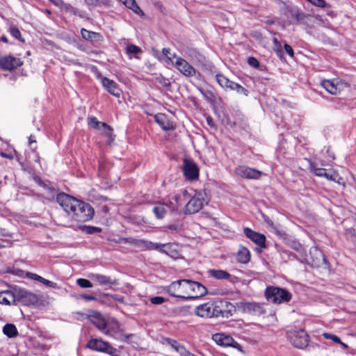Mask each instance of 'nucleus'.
<instances>
[{
    "label": "nucleus",
    "mask_w": 356,
    "mask_h": 356,
    "mask_svg": "<svg viewBox=\"0 0 356 356\" xmlns=\"http://www.w3.org/2000/svg\"><path fill=\"white\" fill-rule=\"evenodd\" d=\"M120 242L124 243H129L132 245L135 248H145L150 250V245L149 243H153V242L145 241L143 239H137L132 237H124L120 238Z\"/></svg>",
    "instance_id": "obj_21"
},
{
    "label": "nucleus",
    "mask_w": 356,
    "mask_h": 356,
    "mask_svg": "<svg viewBox=\"0 0 356 356\" xmlns=\"http://www.w3.org/2000/svg\"><path fill=\"white\" fill-rule=\"evenodd\" d=\"M323 336L326 339H331L336 343H341L340 338L338 337L337 335L325 332L323 334Z\"/></svg>",
    "instance_id": "obj_46"
},
{
    "label": "nucleus",
    "mask_w": 356,
    "mask_h": 356,
    "mask_svg": "<svg viewBox=\"0 0 356 356\" xmlns=\"http://www.w3.org/2000/svg\"><path fill=\"white\" fill-rule=\"evenodd\" d=\"M190 196H191L190 195ZM186 201L187 203L184 207L185 213H195L202 209L205 200L201 193L195 194L193 197H190Z\"/></svg>",
    "instance_id": "obj_8"
},
{
    "label": "nucleus",
    "mask_w": 356,
    "mask_h": 356,
    "mask_svg": "<svg viewBox=\"0 0 356 356\" xmlns=\"http://www.w3.org/2000/svg\"><path fill=\"white\" fill-rule=\"evenodd\" d=\"M222 303H218V300L201 304L195 307V314L202 318H212L220 316Z\"/></svg>",
    "instance_id": "obj_3"
},
{
    "label": "nucleus",
    "mask_w": 356,
    "mask_h": 356,
    "mask_svg": "<svg viewBox=\"0 0 356 356\" xmlns=\"http://www.w3.org/2000/svg\"><path fill=\"white\" fill-rule=\"evenodd\" d=\"M156 81L163 87L168 89L170 87L171 83L170 80L162 75L159 76L156 79Z\"/></svg>",
    "instance_id": "obj_41"
},
{
    "label": "nucleus",
    "mask_w": 356,
    "mask_h": 356,
    "mask_svg": "<svg viewBox=\"0 0 356 356\" xmlns=\"http://www.w3.org/2000/svg\"><path fill=\"white\" fill-rule=\"evenodd\" d=\"M22 65L19 58L12 56H6L0 58V67L6 70H12Z\"/></svg>",
    "instance_id": "obj_19"
},
{
    "label": "nucleus",
    "mask_w": 356,
    "mask_h": 356,
    "mask_svg": "<svg viewBox=\"0 0 356 356\" xmlns=\"http://www.w3.org/2000/svg\"><path fill=\"white\" fill-rule=\"evenodd\" d=\"M83 298H84L85 300H95V297L93 296L92 295H87V294H84L82 296Z\"/></svg>",
    "instance_id": "obj_60"
},
{
    "label": "nucleus",
    "mask_w": 356,
    "mask_h": 356,
    "mask_svg": "<svg viewBox=\"0 0 356 356\" xmlns=\"http://www.w3.org/2000/svg\"><path fill=\"white\" fill-rule=\"evenodd\" d=\"M8 242L0 239V248H3L8 246Z\"/></svg>",
    "instance_id": "obj_61"
},
{
    "label": "nucleus",
    "mask_w": 356,
    "mask_h": 356,
    "mask_svg": "<svg viewBox=\"0 0 356 356\" xmlns=\"http://www.w3.org/2000/svg\"><path fill=\"white\" fill-rule=\"evenodd\" d=\"M102 83L110 94L117 97L120 96L122 91L114 81L104 77L102 79Z\"/></svg>",
    "instance_id": "obj_20"
},
{
    "label": "nucleus",
    "mask_w": 356,
    "mask_h": 356,
    "mask_svg": "<svg viewBox=\"0 0 356 356\" xmlns=\"http://www.w3.org/2000/svg\"><path fill=\"white\" fill-rule=\"evenodd\" d=\"M76 283L81 288L83 289L91 288L92 286L91 282L84 278H79L76 280Z\"/></svg>",
    "instance_id": "obj_43"
},
{
    "label": "nucleus",
    "mask_w": 356,
    "mask_h": 356,
    "mask_svg": "<svg viewBox=\"0 0 356 356\" xmlns=\"http://www.w3.org/2000/svg\"><path fill=\"white\" fill-rule=\"evenodd\" d=\"M177 70L184 76L191 77L196 74V70L184 58H176L173 65Z\"/></svg>",
    "instance_id": "obj_14"
},
{
    "label": "nucleus",
    "mask_w": 356,
    "mask_h": 356,
    "mask_svg": "<svg viewBox=\"0 0 356 356\" xmlns=\"http://www.w3.org/2000/svg\"><path fill=\"white\" fill-rule=\"evenodd\" d=\"M275 52L278 58H280L281 60L284 59V46H276V48L275 49Z\"/></svg>",
    "instance_id": "obj_51"
},
{
    "label": "nucleus",
    "mask_w": 356,
    "mask_h": 356,
    "mask_svg": "<svg viewBox=\"0 0 356 356\" xmlns=\"http://www.w3.org/2000/svg\"><path fill=\"white\" fill-rule=\"evenodd\" d=\"M150 302L152 304V305H161L163 304V302H165V300L164 298L163 297H161V296H154V297H152L150 298Z\"/></svg>",
    "instance_id": "obj_47"
},
{
    "label": "nucleus",
    "mask_w": 356,
    "mask_h": 356,
    "mask_svg": "<svg viewBox=\"0 0 356 356\" xmlns=\"http://www.w3.org/2000/svg\"><path fill=\"white\" fill-rule=\"evenodd\" d=\"M44 188L47 190L52 196H54L56 192V189L54 187L46 184V188Z\"/></svg>",
    "instance_id": "obj_59"
},
{
    "label": "nucleus",
    "mask_w": 356,
    "mask_h": 356,
    "mask_svg": "<svg viewBox=\"0 0 356 356\" xmlns=\"http://www.w3.org/2000/svg\"><path fill=\"white\" fill-rule=\"evenodd\" d=\"M247 62L250 66L254 68H258L259 67V62L254 57H248Z\"/></svg>",
    "instance_id": "obj_48"
},
{
    "label": "nucleus",
    "mask_w": 356,
    "mask_h": 356,
    "mask_svg": "<svg viewBox=\"0 0 356 356\" xmlns=\"http://www.w3.org/2000/svg\"><path fill=\"white\" fill-rule=\"evenodd\" d=\"M153 212L157 218L162 219L167 213V209L165 207L164 203H158L153 208Z\"/></svg>",
    "instance_id": "obj_36"
},
{
    "label": "nucleus",
    "mask_w": 356,
    "mask_h": 356,
    "mask_svg": "<svg viewBox=\"0 0 356 356\" xmlns=\"http://www.w3.org/2000/svg\"><path fill=\"white\" fill-rule=\"evenodd\" d=\"M236 174L243 179H259L262 172L255 168H252L245 165H240L235 169Z\"/></svg>",
    "instance_id": "obj_13"
},
{
    "label": "nucleus",
    "mask_w": 356,
    "mask_h": 356,
    "mask_svg": "<svg viewBox=\"0 0 356 356\" xmlns=\"http://www.w3.org/2000/svg\"><path fill=\"white\" fill-rule=\"evenodd\" d=\"M239 308L248 314L260 316L265 314L264 305L256 302H242L239 303Z\"/></svg>",
    "instance_id": "obj_9"
},
{
    "label": "nucleus",
    "mask_w": 356,
    "mask_h": 356,
    "mask_svg": "<svg viewBox=\"0 0 356 356\" xmlns=\"http://www.w3.org/2000/svg\"><path fill=\"white\" fill-rule=\"evenodd\" d=\"M3 332L9 338L15 337L17 335V330L13 324H6L3 327Z\"/></svg>",
    "instance_id": "obj_35"
},
{
    "label": "nucleus",
    "mask_w": 356,
    "mask_h": 356,
    "mask_svg": "<svg viewBox=\"0 0 356 356\" xmlns=\"http://www.w3.org/2000/svg\"><path fill=\"white\" fill-rule=\"evenodd\" d=\"M89 349L107 353L111 356H118V350L113 348L109 343L99 339H92L86 344Z\"/></svg>",
    "instance_id": "obj_6"
},
{
    "label": "nucleus",
    "mask_w": 356,
    "mask_h": 356,
    "mask_svg": "<svg viewBox=\"0 0 356 356\" xmlns=\"http://www.w3.org/2000/svg\"><path fill=\"white\" fill-rule=\"evenodd\" d=\"M155 122L165 131L171 130L174 128L173 124L169 120L167 115L163 113H158L154 115Z\"/></svg>",
    "instance_id": "obj_23"
},
{
    "label": "nucleus",
    "mask_w": 356,
    "mask_h": 356,
    "mask_svg": "<svg viewBox=\"0 0 356 356\" xmlns=\"http://www.w3.org/2000/svg\"><path fill=\"white\" fill-rule=\"evenodd\" d=\"M35 137L33 136V135H31L29 138V144H31L33 143H36V140L34 138Z\"/></svg>",
    "instance_id": "obj_62"
},
{
    "label": "nucleus",
    "mask_w": 356,
    "mask_h": 356,
    "mask_svg": "<svg viewBox=\"0 0 356 356\" xmlns=\"http://www.w3.org/2000/svg\"><path fill=\"white\" fill-rule=\"evenodd\" d=\"M17 286L11 287L10 290L3 291L6 298L9 300V305H17Z\"/></svg>",
    "instance_id": "obj_33"
},
{
    "label": "nucleus",
    "mask_w": 356,
    "mask_h": 356,
    "mask_svg": "<svg viewBox=\"0 0 356 356\" xmlns=\"http://www.w3.org/2000/svg\"><path fill=\"white\" fill-rule=\"evenodd\" d=\"M54 5L58 7L60 9L62 8L64 1L63 0H49Z\"/></svg>",
    "instance_id": "obj_57"
},
{
    "label": "nucleus",
    "mask_w": 356,
    "mask_h": 356,
    "mask_svg": "<svg viewBox=\"0 0 356 356\" xmlns=\"http://www.w3.org/2000/svg\"><path fill=\"white\" fill-rule=\"evenodd\" d=\"M235 258L238 262L243 264H246L250 261L251 254L247 248L244 246H240L238 252L236 254Z\"/></svg>",
    "instance_id": "obj_26"
},
{
    "label": "nucleus",
    "mask_w": 356,
    "mask_h": 356,
    "mask_svg": "<svg viewBox=\"0 0 356 356\" xmlns=\"http://www.w3.org/2000/svg\"><path fill=\"white\" fill-rule=\"evenodd\" d=\"M187 54L192 59H194L199 62H202L205 60V56L200 52L197 51L193 47L188 49V50L187 51Z\"/></svg>",
    "instance_id": "obj_37"
},
{
    "label": "nucleus",
    "mask_w": 356,
    "mask_h": 356,
    "mask_svg": "<svg viewBox=\"0 0 356 356\" xmlns=\"http://www.w3.org/2000/svg\"><path fill=\"white\" fill-rule=\"evenodd\" d=\"M104 128L105 134L111 138L112 135L113 129L105 122H100L95 117H90L88 118V125L95 129H99V125Z\"/></svg>",
    "instance_id": "obj_25"
},
{
    "label": "nucleus",
    "mask_w": 356,
    "mask_h": 356,
    "mask_svg": "<svg viewBox=\"0 0 356 356\" xmlns=\"http://www.w3.org/2000/svg\"><path fill=\"white\" fill-rule=\"evenodd\" d=\"M324 177H325L328 180L336 181L337 179L339 177V175L334 171L329 172H326L325 175H324Z\"/></svg>",
    "instance_id": "obj_50"
},
{
    "label": "nucleus",
    "mask_w": 356,
    "mask_h": 356,
    "mask_svg": "<svg viewBox=\"0 0 356 356\" xmlns=\"http://www.w3.org/2000/svg\"><path fill=\"white\" fill-rule=\"evenodd\" d=\"M167 292L171 296L186 300L184 279L172 282L168 286Z\"/></svg>",
    "instance_id": "obj_12"
},
{
    "label": "nucleus",
    "mask_w": 356,
    "mask_h": 356,
    "mask_svg": "<svg viewBox=\"0 0 356 356\" xmlns=\"http://www.w3.org/2000/svg\"><path fill=\"white\" fill-rule=\"evenodd\" d=\"M92 323L100 330L104 331L106 327L107 323L105 319L99 313L92 312L89 316Z\"/></svg>",
    "instance_id": "obj_27"
},
{
    "label": "nucleus",
    "mask_w": 356,
    "mask_h": 356,
    "mask_svg": "<svg viewBox=\"0 0 356 356\" xmlns=\"http://www.w3.org/2000/svg\"><path fill=\"white\" fill-rule=\"evenodd\" d=\"M184 283L186 300L202 297L207 293V289L198 282L184 279Z\"/></svg>",
    "instance_id": "obj_4"
},
{
    "label": "nucleus",
    "mask_w": 356,
    "mask_h": 356,
    "mask_svg": "<svg viewBox=\"0 0 356 356\" xmlns=\"http://www.w3.org/2000/svg\"><path fill=\"white\" fill-rule=\"evenodd\" d=\"M150 250H159L161 252L165 253L172 258H177L179 255V252L174 249L175 244L167 243L161 244L157 243H149Z\"/></svg>",
    "instance_id": "obj_17"
},
{
    "label": "nucleus",
    "mask_w": 356,
    "mask_h": 356,
    "mask_svg": "<svg viewBox=\"0 0 356 356\" xmlns=\"http://www.w3.org/2000/svg\"><path fill=\"white\" fill-rule=\"evenodd\" d=\"M61 10H65V12L72 13L73 15H77L79 13V11L77 10L76 8H74L70 4L66 3L65 2L63 5Z\"/></svg>",
    "instance_id": "obj_44"
},
{
    "label": "nucleus",
    "mask_w": 356,
    "mask_h": 356,
    "mask_svg": "<svg viewBox=\"0 0 356 356\" xmlns=\"http://www.w3.org/2000/svg\"><path fill=\"white\" fill-rule=\"evenodd\" d=\"M42 283L44 284V285H46L47 286H49V287H51L53 289H59V286H58V284L56 283L51 282L50 280H48L47 279H44V280H43Z\"/></svg>",
    "instance_id": "obj_52"
},
{
    "label": "nucleus",
    "mask_w": 356,
    "mask_h": 356,
    "mask_svg": "<svg viewBox=\"0 0 356 356\" xmlns=\"http://www.w3.org/2000/svg\"><path fill=\"white\" fill-rule=\"evenodd\" d=\"M207 121L208 124H209L210 126H213V120H212V119L211 118H208L207 119Z\"/></svg>",
    "instance_id": "obj_63"
},
{
    "label": "nucleus",
    "mask_w": 356,
    "mask_h": 356,
    "mask_svg": "<svg viewBox=\"0 0 356 356\" xmlns=\"http://www.w3.org/2000/svg\"><path fill=\"white\" fill-rule=\"evenodd\" d=\"M0 304L9 305V300L6 299V295L3 291H0Z\"/></svg>",
    "instance_id": "obj_54"
},
{
    "label": "nucleus",
    "mask_w": 356,
    "mask_h": 356,
    "mask_svg": "<svg viewBox=\"0 0 356 356\" xmlns=\"http://www.w3.org/2000/svg\"><path fill=\"white\" fill-rule=\"evenodd\" d=\"M218 303H222V307L219 309L221 310L220 316L228 318L232 315L235 312V307L232 303L227 300H218Z\"/></svg>",
    "instance_id": "obj_28"
},
{
    "label": "nucleus",
    "mask_w": 356,
    "mask_h": 356,
    "mask_svg": "<svg viewBox=\"0 0 356 356\" xmlns=\"http://www.w3.org/2000/svg\"><path fill=\"white\" fill-rule=\"evenodd\" d=\"M183 172L184 176L190 180L198 178L199 169L196 163L190 159H184Z\"/></svg>",
    "instance_id": "obj_15"
},
{
    "label": "nucleus",
    "mask_w": 356,
    "mask_h": 356,
    "mask_svg": "<svg viewBox=\"0 0 356 356\" xmlns=\"http://www.w3.org/2000/svg\"><path fill=\"white\" fill-rule=\"evenodd\" d=\"M291 15V22H294L295 21L298 22L300 20H302L305 17L303 13L300 12L297 9H291L289 10Z\"/></svg>",
    "instance_id": "obj_40"
},
{
    "label": "nucleus",
    "mask_w": 356,
    "mask_h": 356,
    "mask_svg": "<svg viewBox=\"0 0 356 356\" xmlns=\"http://www.w3.org/2000/svg\"><path fill=\"white\" fill-rule=\"evenodd\" d=\"M169 345L179 355V356H188L189 355L188 351L185 347L179 344L177 341L168 339H167Z\"/></svg>",
    "instance_id": "obj_32"
},
{
    "label": "nucleus",
    "mask_w": 356,
    "mask_h": 356,
    "mask_svg": "<svg viewBox=\"0 0 356 356\" xmlns=\"http://www.w3.org/2000/svg\"><path fill=\"white\" fill-rule=\"evenodd\" d=\"M82 37L87 41L91 42H99L102 41V36L95 32L90 31L82 29L81 31Z\"/></svg>",
    "instance_id": "obj_30"
},
{
    "label": "nucleus",
    "mask_w": 356,
    "mask_h": 356,
    "mask_svg": "<svg viewBox=\"0 0 356 356\" xmlns=\"http://www.w3.org/2000/svg\"><path fill=\"white\" fill-rule=\"evenodd\" d=\"M310 168L312 172L315 174V175L318 177H324L326 172V170L325 168H316L314 164H310Z\"/></svg>",
    "instance_id": "obj_42"
},
{
    "label": "nucleus",
    "mask_w": 356,
    "mask_h": 356,
    "mask_svg": "<svg viewBox=\"0 0 356 356\" xmlns=\"http://www.w3.org/2000/svg\"><path fill=\"white\" fill-rule=\"evenodd\" d=\"M213 340L218 344L222 346H232L234 339L232 337L226 335L222 333H218L213 335Z\"/></svg>",
    "instance_id": "obj_29"
},
{
    "label": "nucleus",
    "mask_w": 356,
    "mask_h": 356,
    "mask_svg": "<svg viewBox=\"0 0 356 356\" xmlns=\"http://www.w3.org/2000/svg\"><path fill=\"white\" fill-rule=\"evenodd\" d=\"M17 305L22 303L24 305H34L38 302V296L24 289L17 286Z\"/></svg>",
    "instance_id": "obj_10"
},
{
    "label": "nucleus",
    "mask_w": 356,
    "mask_h": 356,
    "mask_svg": "<svg viewBox=\"0 0 356 356\" xmlns=\"http://www.w3.org/2000/svg\"><path fill=\"white\" fill-rule=\"evenodd\" d=\"M243 233L247 238L260 248H266V236L264 234L258 233L249 227L244 228Z\"/></svg>",
    "instance_id": "obj_18"
},
{
    "label": "nucleus",
    "mask_w": 356,
    "mask_h": 356,
    "mask_svg": "<svg viewBox=\"0 0 356 356\" xmlns=\"http://www.w3.org/2000/svg\"><path fill=\"white\" fill-rule=\"evenodd\" d=\"M125 51L129 58H131L132 56L136 58H139L138 55L142 53V50L138 46H127Z\"/></svg>",
    "instance_id": "obj_38"
},
{
    "label": "nucleus",
    "mask_w": 356,
    "mask_h": 356,
    "mask_svg": "<svg viewBox=\"0 0 356 356\" xmlns=\"http://www.w3.org/2000/svg\"><path fill=\"white\" fill-rule=\"evenodd\" d=\"M284 52L288 54L291 57L293 56V50L292 49V46H284Z\"/></svg>",
    "instance_id": "obj_56"
},
{
    "label": "nucleus",
    "mask_w": 356,
    "mask_h": 356,
    "mask_svg": "<svg viewBox=\"0 0 356 356\" xmlns=\"http://www.w3.org/2000/svg\"><path fill=\"white\" fill-rule=\"evenodd\" d=\"M89 277L93 281L97 282L101 286H108L116 285L117 281L113 280L111 277L104 275L98 273H92Z\"/></svg>",
    "instance_id": "obj_22"
},
{
    "label": "nucleus",
    "mask_w": 356,
    "mask_h": 356,
    "mask_svg": "<svg viewBox=\"0 0 356 356\" xmlns=\"http://www.w3.org/2000/svg\"><path fill=\"white\" fill-rule=\"evenodd\" d=\"M10 33L15 38L19 40L20 42H24L21 39V33L17 28L11 27L10 28Z\"/></svg>",
    "instance_id": "obj_49"
},
{
    "label": "nucleus",
    "mask_w": 356,
    "mask_h": 356,
    "mask_svg": "<svg viewBox=\"0 0 356 356\" xmlns=\"http://www.w3.org/2000/svg\"><path fill=\"white\" fill-rule=\"evenodd\" d=\"M266 299L275 304L289 302L292 294L285 289L278 286H268L265 290Z\"/></svg>",
    "instance_id": "obj_2"
},
{
    "label": "nucleus",
    "mask_w": 356,
    "mask_h": 356,
    "mask_svg": "<svg viewBox=\"0 0 356 356\" xmlns=\"http://www.w3.org/2000/svg\"><path fill=\"white\" fill-rule=\"evenodd\" d=\"M56 202L73 220L86 222L91 220L95 211L92 207L65 193L56 195Z\"/></svg>",
    "instance_id": "obj_1"
},
{
    "label": "nucleus",
    "mask_w": 356,
    "mask_h": 356,
    "mask_svg": "<svg viewBox=\"0 0 356 356\" xmlns=\"http://www.w3.org/2000/svg\"><path fill=\"white\" fill-rule=\"evenodd\" d=\"M158 58L160 61L166 65H174L177 57L175 52H171L170 48H163L162 54Z\"/></svg>",
    "instance_id": "obj_24"
},
{
    "label": "nucleus",
    "mask_w": 356,
    "mask_h": 356,
    "mask_svg": "<svg viewBox=\"0 0 356 356\" xmlns=\"http://www.w3.org/2000/svg\"><path fill=\"white\" fill-rule=\"evenodd\" d=\"M287 337L291 344L300 349H303L308 346L309 335L302 329L291 330L287 333Z\"/></svg>",
    "instance_id": "obj_5"
},
{
    "label": "nucleus",
    "mask_w": 356,
    "mask_h": 356,
    "mask_svg": "<svg viewBox=\"0 0 356 356\" xmlns=\"http://www.w3.org/2000/svg\"><path fill=\"white\" fill-rule=\"evenodd\" d=\"M33 179L42 188H46V183L44 182L41 178L38 175H34L33 177Z\"/></svg>",
    "instance_id": "obj_55"
},
{
    "label": "nucleus",
    "mask_w": 356,
    "mask_h": 356,
    "mask_svg": "<svg viewBox=\"0 0 356 356\" xmlns=\"http://www.w3.org/2000/svg\"><path fill=\"white\" fill-rule=\"evenodd\" d=\"M127 8L133 10L135 13L142 15L143 11L140 7L136 4L135 0H120Z\"/></svg>",
    "instance_id": "obj_34"
},
{
    "label": "nucleus",
    "mask_w": 356,
    "mask_h": 356,
    "mask_svg": "<svg viewBox=\"0 0 356 356\" xmlns=\"http://www.w3.org/2000/svg\"><path fill=\"white\" fill-rule=\"evenodd\" d=\"M309 258L308 263L312 267H319L325 262V258L323 252L316 246L312 247L309 250Z\"/></svg>",
    "instance_id": "obj_16"
},
{
    "label": "nucleus",
    "mask_w": 356,
    "mask_h": 356,
    "mask_svg": "<svg viewBox=\"0 0 356 356\" xmlns=\"http://www.w3.org/2000/svg\"><path fill=\"white\" fill-rule=\"evenodd\" d=\"M208 273L210 277L216 280H229L231 277V275L224 270L210 269Z\"/></svg>",
    "instance_id": "obj_31"
},
{
    "label": "nucleus",
    "mask_w": 356,
    "mask_h": 356,
    "mask_svg": "<svg viewBox=\"0 0 356 356\" xmlns=\"http://www.w3.org/2000/svg\"><path fill=\"white\" fill-rule=\"evenodd\" d=\"M83 230L85 231L87 234H92L100 232L102 231V229L97 227L86 225L83 227Z\"/></svg>",
    "instance_id": "obj_45"
},
{
    "label": "nucleus",
    "mask_w": 356,
    "mask_h": 356,
    "mask_svg": "<svg viewBox=\"0 0 356 356\" xmlns=\"http://www.w3.org/2000/svg\"><path fill=\"white\" fill-rule=\"evenodd\" d=\"M1 40L5 43L8 42V40H7L6 37H5V36L1 37Z\"/></svg>",
    "instance_id": "obj_64"
},
{
    "label": "nucleus",
    "mask_w": 356,
    "mask_h": 356,
    "mask_svg": "<svg viewBox=\"0 0 356 356\" xmlns=\"http://www.w3.org/2000/svg\"><path fill=\"white\" fill-rule=\"evenodd\" d=\"M215 79L217 83L223 88H229L232 90H236L238 93L248 96L249 92L247 89L243 88L242 86L230 81L226 76L221 73H216Z\"/></svg>",
    "instance_id": "obj_7"
},
{
    "label": "nucleus",
    "mask_w": 356,
    "mask_h": 356,
    "mask_svg": "<svg viewBox=\"0 0 356 356\" xmlns=\"http://www.w3.org/2000/svg\"><path fill=\"white\" fill-rule=\"evenodd\" d=\"M28 276L29 277L31 278L32 280H37L40 282H42L43 280H44V278L37 275V274H35V273H28Z\"/></svg>",
    "instance_id": "obj_53"
},
{
    "label": "nucleus",
    "mask_w": 356,
    "mask_h": 356,
    "mask_svg": "<svg viewBox=\"0 0 356 356\" xmlns=\"http://www.w3.org/2000/svg\"><path fill=\"white\" fill-rule=\"evenodd\" d=\"M90 70L92 72H93L97 77L101 76V74L98 70V68L96 66L92 65L90 67Z\"/></svg>",
    "instance_id": "obj_58"
},
{
    "label": "nucleus",
    "mask_w": 356,
    "mask_h": 356,
    "mask_svg": "<svg viewBox=\"0 0 356 356\" xmlns=\"http://www.w3.org/2000/svg\"><path fill=\"white\" fill-rule=\"evenodd\" d=\"M189 197L190 193H188L186 190H183L181 193L175 195L172 197L174 202L170 201L169 202L164 204L165 207L167 209V211H170L174 212L177 211L179 207L186 202Z\"/></svg>",
    "instance_id": "obj_11"
},
{
    "label": "nucleus",
    "mask_w": 356,
    "mask_h": 356,
    "mask_svg": "<svg viewBox=\"0 0 356 356\" xmlns=\"http://www.w3.org/2000/svg\"><path fill=\"white\" fill-rule=\"evenodd\" d=\"M323 87L330 94L335 95L337 92V88L335 85L330 80H325L322 82Z\"/></svg>",
    "instance_id": "obj_39"
}]
</instances>
